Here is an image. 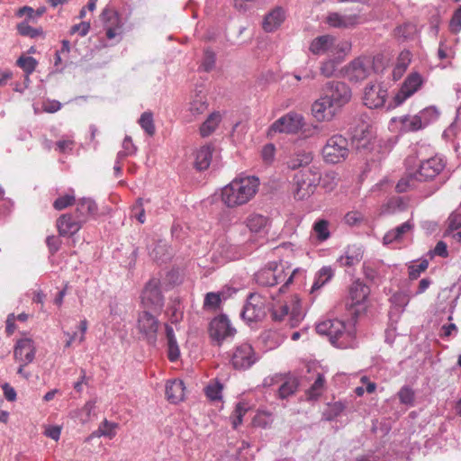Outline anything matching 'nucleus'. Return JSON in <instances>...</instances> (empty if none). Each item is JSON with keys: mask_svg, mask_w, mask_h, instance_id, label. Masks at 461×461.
Returning <instances> with one entry per match:
<instances>
[{"mask_svg": "<svg viewBox=\"0 0 461 461\" xmlns=\"http://www.w3.org/2000/svg\"><path fill=\"white\" fill-rule=\"evenodd\" d=\"M398 397L401 403L405 405H413L414 403V391L409 386H403L398 392Z\"/></svg>", "mask_w": 461, "mask_h": 461, "instance_id": "obj_52", "label": "nucleus"}, {"mask_svg": "<svg viewBox=\"0 0 461 461\" xmlns=\"http://www.w3.org/2000/svg\"><path fill=\"white\" fill-rule=\"evenodd\" d=\"M76 203V197L74 194H67L65 195L58 197L54 203L53 207L57 211L64 210Z\"/></svg>", "mask_w": 461, "mask_h": 461, "instance_id": "obj_50", "label": "nucleus"}, {"mask_svg": "<svg viewBox=\"0 0 461 461\" xmlns=\"http://www.w3.org/2000/svg\"><path fill=\"white\" fill-rule=\"evenodd\" d=\"M138 329L144 334L149 343H154L157 338L158 329V320L148 311H143L138 319Z\"/></svg>", "mask_w": 461, "mask_h": 461, "instance_id": "obj_21", "label": "nucleus"}, {"mask_svg": "<svg viewBox=\"0 0 461 461\" xmlns=\"http://www.w3.org/2000/svg\"><path fill=\"white\" fill-rule=\"evenodd\" d=\"M334 276L330 267H321L316 274L315 280L311 288V294L316 293L324 285H326Z\"/></svg>", "mask_w": 461, "mask_h": 461, "instance_id": "obj_32", "label": "nucleus"}, {"mask_svg": "<svg viewBox=\"0 0 461 461\" xmlns=\"http://www.w3.org/2000/svg\"><path fill=\"white\" fill-rule=\"evenodd\" d=\"M363 257V253L358 248H348L344 257L341 258V264L346 267H353L358 264Z\"/></svg>", "mask_w": 461, "mask_h": 461, "instance_id": "obj_37", "label": "nucleus"}, {"mask_svg": "<svg viewBox=\"0 0 461 461\" xmlns=\"http://www.w3.org/2000/svg\"><path fill=\"white\" fill-rule=\"evenodd\" d=\"M256 362L254 349L250 344L238 346L231 357V363L236 369H247Z\"/></svg>", "mask_w": 461, "mask_h": 461, "instance_id": "obj_16", "label": "nucleus"}, {"mask_svg": "<svg viewBox=\"0 0 461 461\" xmlns=\"http://www.w3.org/2000/svg\"><path fill=\"white\" fill-rule=\"evenodd\" d=\"M101 17L105 23L106 37L108 39H113L121 32L122 24L116 12L109 8H104L101 14Z\"/></svg>", "mask_w": 461, "mask_h": 461, "instance_id": "obj_25", "label": "nucleus"}, {"mask_svg": "<svg viewBox=\"0 0 461 461\" xmlns=\"http://www.w3.org/2000/svg\"><path fill=\"white\" fill-rule=\"evenodd\" d=\"M215 64V54L211 50H206L203 54V59L202 62V67L204 71H210L212 69Z\"/></svg>", "mask_w": 461, "mask_h": 461, "instance_id": "obj_56", "label": "nucleus"}, {"mask_svg": "<svg viewBox=\"0 0 461 461\" xmlns=\"http://www.w3.org/2000/svg\"><path fill=\"white\" fill-rule=\"evenodd\" d=\"M372 70L373 61L371 59L362 57L354 59L345 68V76L351 82H359L367 78Z\"/></svg>", "mask_w": 461, "mask_h": 461, "instance_id": "obj_13", "label": "nucleus"}, {"mask_svg": "<svg viewBox=\"0 0 461 461\" xmlns=\"http://www.w3.org/2000/svg\"><path fill=\"white\" fill-rule=\"evenodd\" d=\"M433 254L441 258H447L448 250L446 242L442 240L438 241L434 248Z\"/></svg>", "mask_w": 461, "mask_h": 461, "instance_id": "obj_64", "label": "nucleus"}, {"mask_svg": "<svg viewBox=\"0 0 461 461\" xmlns=\"http://www.w3.org/2000/svg\"><path fill=\"white\" fill-rule=\"evenodd\" d=\"M208 104L204 96H197L190 104V112L193 115L197 116L203 113L207 110Z\"/></svg>", "mask_w": 461, "mask_h": 461, "instance_id": "obj_48", "label": "nucleus"}, {"mask_svg": "<svg viewBox=\"0 0 461 461\" xmlns=\"http://www.w3.org/2000/svg\"><path fill=\"white\" fill-rule=\"evenodd\" d=\"M212 152L213 147L212 145L207 144L200 147L194 153V167L199 171L207 169L212 161Z\"/></svg>", "mask_w": 461, "mask_h": 461, "instance_id": "obj_27", "label": "nucleus"}, {"mask_svg": "<svg viewBox=\"0 0 461 461\" xmlns=\"http://www.w3.org/2000/svg\"><path fill=\"white\" fill-rule=\"evenodd\" d=\"M235 333L236 330L225 315H219L210 322V338L219 346L229 338L234 337Z\"/></svg>", "mask_w": 461, "mask_h": 461, "instance_id": "obj_12", "label": "nucleus"}, {"mask_svg": "<svg viewBox=\"0 0 461 461\" xmlns=\"http://www.w3.org/2000/svg\"><path fill=\"white\" fill-rule=\"evenodd\" d=\"M418 113L421 119L424 127L437 121L440 114L438 109L436 106H428L420 111Z\"/></svg>", "mask_w": 461, "mask_h": 461, "instance_id": "obj_40", "label": "nucleus"}, {"mask_svg": "<svg viewBox=\"0 0 461 461\" xmlns=\"http://www.w3.org/2000/svg\"><path fill=\"white\" fill-rule=\"evenodd\" d=\"M387 96V89L382 84L371 83L364 89L363 101L368 108L375 109L384 104Z\"/></svg>", "mask_w": 461, "mask_h": 461, "instance_id": "obj_14", "label": "nucleus"}, {"mask_svg": "<svg viewBox=\"0 0 461 461\" xmlns=\"http://www.w3.org/2000/svg\"><path fill=\"white\" fill-rule=\"evenodd\" d=\"M354 138L357 140H365L362 144L363 147L370 143L373 138L372 128L368 124H363L360 129H357L354 133Z\"/></svg>", "mask_w": 461, "mask_h": 461, "instance_id": "obj_47", "label": "nucleus"}, {"mask_svg": "<svg viewBox=\"0 0 461 461\" xmlns=\"http://www.w3.org/2000/svg\"><path fill=\"white\" fill-rule=\"evenodd\" d=\"M150 258L158 264L163 265L171 259V254L167 245L163 240H158L149 251Z\"/></svg>", "mask_w": 461, "mask_h": 461, "instance_id": "obj_30", "label": "nucleus"}, {"mask_svg": "<svg viewBox=\"0 0 461 461\" xmlns=\"http://www.w3.org/2000/svg\"><path fill=\"white\" fill-rule=\"evenodd\" d=\"M275 146L269 143L263 147L261 150V157L266 163H271L275 158Z\"/></svg>", "mask_w": 461, "mask_h": 461, "instance_id": "obj_59", "label": "nucleus"}, {"mask_svg": "<svg viewBox=\"0 0 461 461\" xmlns=\"http://www.w3.org/2000/svg\"><path fill=\"white\" fill-rule=\"evenodd\" d=\"M450 31L457 33L461 30V5L456 9L449 23Z\"/></svg>", "mask_w": 461, "mask_h": 461, "instance_id": "obj_57", "label": "nucleus"}, {"mask_svg": "<svg viewBox=\"0 0 461 461\" xmlns=\"http://www.w3.org/2000/svg\"><path fill=\"white\" fill-rule=\"evenodd\" d=\"M424 78L418 72L410 73L402 82L400 89L393 97L395 105H401L417 93L423 86Z\"/></svg>", "mask_w": 461, "mask_h": 461, "instance_id": "obj_10", "label": "nucleus"}, {"mask_svg": "<svg viewBox=\"0 0 461 461\" xmlns=\"http://www.w3.org/2000/svg\"><path fill=\"white\" fill-rule=\"evenodd\" d=\"M244 223L251 233L258 234L266 231L270 221L265 215L253 212L245 219Z\"/></svg>", "mask_w": 461, "mask_h": 461, "instance_id": "obj_26", "label": "nucleus"}, {"mask_svg": "<svg viewBox=\"0 0 461 461\" xmlns=\"http://www.w3.org/2000/svg\"><path fill=\"white\" fill-rule=\"evenodd\" d=\"M419 180V176L417 175V172L412 174H408L403 176L397 183L396 185V191L398 193H404L411 189H414L417 187V182Z\"/></svg>", "mask_w": 461, "mask_h": 461, "instance_id": "obj_36", "label": "nucleus"}, {"mask_svg": "<svg viewBox=\"0 0 461 461\" xmlns=\"http://www.w3.org/2000/svg\"><path fill=\"white\" fill-rule=\"evenodd\" d=\"M297 387V379L294 376L285 375V379L280 383L278 395L280 398L285 399L294 393Z\"/></svg>", "mask_w": 461, "mask_h": 461, "instance_id": "obj_33", "label": "nucleus"}, {"mask_svg": "<svg viewBox=\"0 0 461 461\" xmlns=\"http://www.w3.org/2000/svg\"><path fill=\"white\" fill-rule=\"evenodd\" d=\"M349 306L359 307L360 310H366L368 306L370 288L360 280L352 283L349 287Z\"/></svg>", "mask_w": 461, "mask_h": 461, "instance_id": "obj_15", "label": "nucleus"}, {"mask_svg": "<svg viewBox=\"0 0 461 461\" xmlns=\"http://www.w3.org/2000/svg\"><path fill=\"white\" fill-rule=\"evenodd\" d=\"M445 166L443 158L438 156L423 160L417 171L419 180L427 181L433 179L444 169Z\"/></svg>", "mask_w": 461, "mask_h": 461, "instance_id": "obj_17", "label": "nucleus"}, {"mask_svg": "<svg viewBox=\"0 0 461 461\" xmlns=\"http://www.w3.org/2000/svg\"><path fill=\"white\" fill-rule=\"evenodd\" d=\"M90 30V23L89 22H81L80 23L73 25L69 32L70 34L78 33L81 37H85Z\"/></svg>", "mask_w": 461, "mask_h": 461, "instance_id": "obj_58", "label": "nucleus"}, {"mask_svg": "<svg viewBox=\"0 0 461 461\" xmlns=\"http://www.w3.org/2000/svg\"><path fill=\"white\" fill-rule=\"evenodd\" d=\"M221 114L219 112L212 113L200 127V134L205 138L212 134L221 122Z\"/></svg>", "mask_w": 461, "mask_h": 461, "instance_id": "obj_31", "label": "nucleus"}, {"mask_svg": "<svg viewBox=\"0 0 461 461\" xmlns=\"http://www.w3.org/2000/svg\"><path fill=\"white\" fill-rule=\"evenodd\" d=\"M118 427V424L115 422H110L106 419H104L99 425L100 429H103L104 431H108L111 433V436H106L109 438H113L116 435V428Z\"/></svg>", "mask_w": 461, "mask_h": 461, "instance_id": "obj_63", "label": "nucleus"}, {"mask_svg": "<svg viewBox=\"0 0 461 461\" xmlns=\"http://www.w3.org/2000/svg\"><path fill=\"white\" fill-rule=\"evenodd\" d=\"M131 217L137 219L140 223L145 222V210L143 208L142 199L139 198L131 207Z\"/></svg>", "mask_w": 461, "mask_h": 461, "instance_id": "obj_54", "label": "nucleus"}, {"mask_svg": "<svg viewBox=\"0 0 461 461\" xmlns=\"http://www.w3.org/2000/svg\"><path fill=\"white\" fill-rule=\"evenodd\" d=\"M325 388V378L323 375L318 374L317 378L312 386L308 389L306 394L309 400H314L320 397Z\"/></svg>", "mask_w": 461, "mask_h": 461, "instance_id": "obj_38", "label": "nucleus"}, {"mask_svg": "<svg viewBox=\"0 0 461 461\" xmlns=\"http://www.w3.org/2000/svg\"><path fill=\"white\" fill-rule=\"evenodd\" d=\"M345 409V405L341 402H336L330 404H328L327 409L325 410L323 415L325 419L328 420H331L338 417Z\"/></svg>", "mask_w": 461, "mask_h": 461, "instance_id": "obj_51", "label": "nucleus"}, {"mask_svg": "<svg viewBox=\"0 0 461 461\" xmlns=\"http://www.w3.org/2000/svg\"><path fill=\"white\" fill-rule=\"evenodd\" d=\"M304 125L303 116L290 112L277 119L269 128V133L280 132L287 134L297 133Z\"/></svg>", "mask_w": 461, "mask_h": 461, "instance_id": "obj_11", "label": "nucleus"}, {"mask_svg": "<svg viewBox=\"0 0 461 461\" xmlns=\"http://www.w3.org/2000/svg\"><path fill=\"white\" fill-rule=\"evenodd\" d=\"M428 267L429 262L426 259L421 260L419 264L411 265L408 267L409 278L411 280L417 279L422 272L427 270Z\"/></svg>", "mask_w": 461, "mask_h": 461, "instance_id": "obj_53", "label": "nucleus"}, {"mask_svg": "<svg viewBox=\"0 0 461 461\" xmlns=\"http://www.w3.org/2000/svg\"><path fill=\"white\" fill-rule=\"evenodd\" d=\"M349 142L341 134H335L328 139L322 149L323 159L330 164L344 161L349 154Z\"/></svg>", "mask_w": 461, "mask_h": 461, "instance_id": "obj_6", "label": "nucleus"}, {"mask_svg": "<svg viewBox=\"0 0 461 461\" xmlns=\"http://www.w3.org/2000/svg\"><path fill=\"white\" fill-rule=\"evenodd\" d=\"M141 129L149 135L153 136L155 134V125L153 121V113L149 111L144 112L139 121Z\"/></svg>", "mask_w": 461, "mask_h": 461, "instance_id": "obj_39", "label": "nucleus"}, {"mask_svg": "<svg viewBox=\"0 0 461 461\" xmlns=\"http://www.w3.org/2000/svg\"><path fill=\"white\" fill-rule=\"evenodd\" d=\"M61 104L57 100H47L42 104V110L45 113H53L61 109Z\"/></svg>", "mask_w": 461, "mask_h": 461, "instance_id": "obj_62", "label": "nucleus"}, {"mask_svg": "<svg viewBox=\"0 0 461 461\" xmlns=\"http://www.w3.org/2000/svg\"><path fill=\"white\" fill-rule=\"evenodd\" d=\"M304 272L299 268L290 270L284 263L269 262L265 267L258 270L255 275L256 282L263 286H274L282 282L284 285L280 287L281 293L286 288L298 275L303 276Z\"/></svg>", "mask_w": 461, "mask_h": 461, "instance_id": "obj_2", "label": "nucleus"}, {"mask_svg": "<svg viewBox=\"0 0 461 461\" xmlns=\"http://www.w3.org/2000/svg\"><path fill=\"white\" fill-rule=\"evenodd\" d=\"M272 416V412L259 410L253 418L252 423L256 427L267 428L273 421Z\"/></svg>", "mask_w": 461, "mask_h": 461, "instance_id": "obj_44", "label": "nucleus"}, {"mask_svg": "<svg viewBox=\"0 0 461 461\" xmlns=\"http://www.w3.org/2000/svg\"><path fill=\"white\" fill-rule=\"evenodd\" d=\"M221 301L220 294L211 292L205 295L203 306L205 308L216 309L220 306Z\"/></svg>", "mask_w": 461, "mask_h": 461, "instance_id": "obj_55", "label": "nucleus"}, {"mask_svg": "<svg viewBox=\"0 0 461 461\" xmlns=\"http://www.w3.org/2000/svg\"><path fill=\"white\" fill-rule=\"evenodd\" d=\"M16 64L25 74H32L35 70L38 62L33 57L22 56L17 59Z\"/></svg>", "mask_w": 461, "mask_h": 461, "instance_id": "obj_46", "label": "nucleus"}, {"mask_svg": "<svg viewBox=\"0 0 461 461\" xmlns=\"http://www.w3.org/2000/svg\"><path fill=\"white\" fill-rule=\"evenodd\" d=\"M259 185L256 176L236 177L221 189V202L230 209L247 204L255 197Z\"/></svg>", "mask_w": 461, "mask_h": 461, "instance_id": "obj_1", "label": "nucleus"}, {"mask_svg": "<svg viewBox=\"0 0 461 461\" xmlns=\"http://www.w3.org/2000/svg\"><path fill=\"white\" fill-rule=\"evenodd\" d=\"M342 59H339L337 58L332 57V59H330L328 60L323 61L321 64V73L326 77H330L333 76L334 72L336 71V68L338 63H339Z\"/></svg>", "mask_w": 461, "mask_h": 461, "instance_id": "obj_49", "label": "nucleus"}, {"mask_svg": "<svg viewBox=\"0 0 461 461\" xmlns=\"http://www.w3.org/2000/svg\"><path fill=\"white\" fill-rule=\"evenodd\" d=\"M413 229V223L411 221H407L396 228L387 231L384 236V243L390 244L394 241H400L403 236L410 232Z\"/></svg>", "mask_w": 461, "mask_h": 461, "instance_id": "obj_29", "label": "nucleus"}, {"mask_svg": "<svg viewBox=\"0 0 461 461\" xmlns=\"http://www.w3.org/2000/svg\"><path fill=\"white\" fill-rule=\"evenodd\" d=\"M46 244L51 255H54L60 247L61 240L57 236H48L46 239Z\"/></svg>", "mask_w": 461, "mask_h": 461, "instance_id": "obj_61", "label": "nucleus"}, {"mask_svg": "<svg viewBox=\"0 0 461 461\" xmlns=\"http://www.w3.org/2000/svg\"><path fill=\"white\" fill-rule=\"evenodd\" d=\"M316 330L319 334L329 337L330 341L335 344L344 334L345 324L337 319L326 320L317 324Z\"/></svg>", "mask_w": 461, "mask_h": 461, "instance_id": "obj_20", "label": "nucleus"}, {"mask_svg": "<svg viewBox=\"0 0 461 461\" xmlns=\"http://www.w3.org/2000/svg\"><path fill=\"white\" fill-rule=\"evenodd\" d=\"M285 20V12L282 8H275L266 15L263 22V29L271 32L276 31Z\"/></svg>", "mask_w": 461, "mask_h": 461, "instance_id": "obj_28", "label": "nucleus"}, {"mask_svg": "<svg viewBox=\"0 0 461 461\" xmlns=\"http://www.w3.org/2000/svg\"><path fill=\"white\" fill-rule=\"evenodd\" d=\"M141 303L147 310L159 312L164 305V296L157 279L149 280L141 294Z\"/></svg>", "mask_w": 461, "mask_h": 461, "instance_id": "obj_9", "label": "nucleus"}, {"mask_svg": "<svg viewBox=\"0 0 461 461\" xmlns=\"http://www.w3.org/2000/svg\"><path fill=\"white\" fill-rule=\"evenodd\" d=\"M312 160L311 152L302 151L289 158L286 162L287 167L293 170L309 165Z\"/></svg>", "mask_w": 461, "mask_h": 461, "instance_id": "obj_34", "label": "nucleus"}, {"mask_svg": "<svg viewBox=\"0 0 461 461\" xmlns=\"http://www.w3.org/2000/svg\"><path fill=\"white\" fill-rule=\"evenodd\" d=\"M402 128L406 131H417L424 127L419 113L403 116L401 119Z\"/></svg>", "mask_w": 461, "mask_h": 461, "instance_id": "obj_35", "label": "nucleus"}, {"mask_svg": "<svg viewBox=\"0 0 461 461\" xmlns=\"http://www.w3.org/2000/svg\"><path fill=\"white\" fill-rule=\"evenodd\" d=\"M351 45L348 41H338L330 34H325L314 38L309 46V50L314 55L328 54L339 59H343L349 52Z\"/></svg>", "mask_w": 461, "mask_h": 461, "instance_id": "obj_3", "label": "nucleus"}, {"mask_svg": "<svg viewBox=\"0 0 461 461\" xmlns=\"http://www.w3.org/2000/svg\"><path fill=\"white\" fill-rule=\"evenodd\" d=\"M267 299L260 294L253 293L248 297L241 316L248 322L261 321L267 314Z\"/></svg>", "mask_w": 461, "mask_h": 461, "instance_id": "obj_7", "label": "nucleus"}, {"mask_svg": "<svg viewBox=\"0 0 461 461\" xmlns=\"http://www.w3.org/2000/svg\"><path fill=\"white\" fill-rule=\"evenodd\" d=\"M272 318L276 321H283L287 319L291 327H296L303 319L300 300L293 296L289 302H278L273 306Z\"/></svg>", "mask_w": 461, "mask_h": 461, "instance_id": "obj_5", "label": "nucleus"}, {"mask_svg": "<svg viewBox=\"0 0 461 461\" xmlns=\"http://www.w3.org/2000/svg\"><path fill=\"white\" fill-rule=\"evenodd\" d=\"M461 229V212H453L450 213L447 220V229L445 230L444 236H450L453 231Z\"/></svg>", "mask_w": 461, "mask_h": 461, "instance_id": "obj_42", "label": "nucleus"}, {"mask_svg": "<svg viewBox=\"0 0 461 461\" xmlns=\"http://www.w3.org/2000/svg\"><path fill=\"white\" fill-rule=\"evenodd\" d=\"M83 225V222L73 212L63 213L56 221L59 234L63 237L75 235Z\"/></svg>", "mask_w": 461, "mask_h": 461, "instance_id": "obj_18", "label": "nucleus"}, {"mask_svg": "<svg viewBox=\"0 0 461 461\" xmlns=\"http://www.w3.org/2000/svg\"><path fill=\"white\" fill-rule=\"evenodd\" d=\"M326 23L333 28L347 29L362 23L363 18L358 13L344 14L330 13L326 17Z\"/></svg>", "mask_w": 461, "mask_h": 461, "instance_id": "obj_19", "label": "nucleus"}, {"mask_svg": "<svg viewBox=\"0 0 461 461\" xmlns=\"http://www.w3.org/2000/svg\"><path fill=\"white\" fill-rule=\"evenodd\" d=\"M313 232L318 240L324 241L330 237L329 221L326 220H319L313 224Z\"/></svg>", "mask_w": 461, "mask_h": 461, "instance_id": "obj_43", "label": "nucleus"}, {"mask_svg": "<svg viewBox=\"0 0 461 461\" xmlns=\"http://www.w3.org/2000/svg\"><path fill=\"white\" fill-rule=\"evenodd\" d=\"M411 60V54L408 50H403L400 53L399 57L397 58V61L395 66L401 67L403 69H407L408 66L410 65Z\"/></svg>", "mask_w": 461, "mask_h": 461, "instance_id": "obj_60", "label": "nucleus"}, {"mask_svg": "<svg viewBox=\"0 0 461 461\" xmlns=\"http://www.w3.org/2000/svg\"><path fill=\"white\" fill-rule=\"evenodd\" d=\"M249 407L244 402L237 403L234 411L230 416L232 428L237 429L243 420V416L247 413Z\"/></svg>", "mask_w": 461, "mask_h": 461, "instance_id": "obj_41", "label": "nucleus"}, {"mask_svg": "<svg viewBox=\"0 0 461 461\" xmlns=\"http://www.w3.org/2000/svg\"><path fill=\"white\" fill-rule=\"evenodd\" d=\"M73 213L85 224L98 212L96 203L91 198H81L77 202Z\"/></svg>", "mask_w": 461, "mask_h": 461, "instance_id": "obj_24", "label": "nucleus"}, {"mask_svg": "<svg viewBox=\"0 0 461 461\" xmlns=\"http://www.w3.org/2000/svg\"><path fill=\"white\" fill-rule=\"evenodd\" d=\"M14 356L17 361L24 362V365L32 363L35 357L34 342L31 339H21L16 342Z\"/></svg>", "mask_w": 461, "mask_h": 461, "instance_id": "obj_23", "label": "nucleus"}, {"mask_svg": "<svg viewBox=\"0 0 461 461\" xmlns=\"http://www.w3.org/2000/svg\"><path fill=\"white\" fill-rule=\"evenodd\" d=\"M339 110L324 96L321 95L312 106V113L319 122L330 121Z\"/></svg>", "mask_w": 461, "mask_h": 461, "instance_id": "obj_22", "label": "nucleus"}, {"mask_svg": "<svg viewBox=\"0 0 461 461\" xmlns=\"http://www.w3.org/2000/svg\"><path fill=\"white\" fill-rule=\"evenodd\" d=\"M17 31L21 35L30 37L32 39L43 34L41 28H33L28 23V22L20 23L17 25Z\"/></svg>", "mask_w": 461, "mask_h": 461, "instance_id": "obj_45", "label": "nucleus"}, {"mask_svg": "<svg viewBox=\"0 0 461 461\" xmlns=\"http://www.w3.org/2000/svg\"><path fill=\"white\" fill-rule=\"evenodd\" d=\"M321 174L317 167L303 168L293 179V194L295 199L309 198L320 184Z\"/></svg>", "mask_w": 461, "mask_h": 461, "instance_id": "obj_4", "label": "nucleus"}, {"mask_svg": "<svg viewBox=\"0 0 461 461\" xmlns=\"http://www.w3.org/2000/svg\"><path fill=\"white\" fill-rule=\"evenodd\" d=\"M322 95H324L336 109L339 110L350 101L351 90L343 82L330 81L325 85Z\"/></svg>", "mask_w": 461, "mask_h": 461, "instance_id": "obj_8", "label": "nucleus"}]
</instances>
